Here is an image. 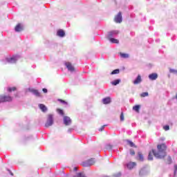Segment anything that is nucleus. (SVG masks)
I'll return each instance as SVG.
<instances>
[{"label":"nucleus","instance_id":"obj_1","mask_svg":"<svg viewBox=\"0 0 177 177\" xmlns=\"http://www.w3.org/2000/svg\"><path fill=\"white\" fill-rule=\"evenodd\" d=\"M158 151H156L155 149L152 150V151H150L148 155V160L149 161H152L153 160V156L156 157V158H164L165 156H167V153L165 152V150H167V145L165 144H161L158 145L157 146Z\"/></svg>","mask_w":177,"mask_h":177},{"label":"nucleus","instance_id":"obj_2","mask_svg":"<svg viewBox=\"0 0 177 177\" xmlns=\"http://www.w3.org/2000/svg\"><path fill=\"white\" fill-rule=\"evenodd\" d=\"M54 122H55V120L53 119V115L48 114L47 116L46 122L45 123L46 128H49V127H52Z\"/></svg>","mask_w":177,"mask_h":177},{"label":"nucleus","instance_id":"obj_3","mask_svg":"<svg viewBox=\"0 0 177 177\" xmlns=\"http://www.w3.org/2000/svg\"><path fill=\"white\" fill-rule=\"evenodd\" d=\"M13 98L10 95H0V103L5 102H12Z\"/></svg>","mask_w":177,"mask_h":177},{"label":"nucleus","instance_id":"obj_4","mask_svg":"<svg viewBox=\"0 0 177 177\" xmlns=\"http://www.w3.org/2000/svg\"><path fill=\"white\" fill-rule=\"evenodd\" d=\"M7 63H10V64H13L15 63H16V62H17V60H19V56L17 55H14L11 57H7L6 59Z\"/></svg>","mask_w":177,"mask_h":177},{"label":"nucleus","instance_id":"obj_5","mask_svg":"<svg viewBox=\"0 0 177 177\" xmlns=\"http://www.w3.org/2000/svg\"><path fill=\"white\" fill-rule=\"evenodd\" d=\"M95 164V158H91L82 163V167H91Z\"/></svg>","mask_w":177,"mask_h":177},{"label":"nucleus","instance_id":"obj_6","mask_svg":"<svg viewBox=\"0 0 177 177\" xmlns=\"http://www.w3.org/2000/svg\"><path fill=\"white\" fill-rule=\"evenodd\" d=\"M65 66L68 69V71H70V73H74V71H75V68L74 67V66H73V64H71V62H66Z\"/></svg>","mask_w":177,"mask_h":177},{"label":"nucleus","instance_id":"obj_7","mask_svg":"<svg viewBox=\"0 0 177 177\" xmlns=\"http://www.w3.org/2000/svg\"><path fill=\"white\" fill-rule=\"evenodd\" d=\"M29 92L35 95V96H37V97H42L41 93H39V91H38L37 89L29 88Z\"/></svg>","mask_w":177,"mask_h":177},{"label":"nucleus","instance_id":"obj_8","mask_svg":"<svg viewBox=\"0 0 177 177\" xmlns=\"http://www.w3.org/2000/svg\"><path fill=\"white\" fill-rule=\"evenodd\" d=\"M71 118H70V117L68 116H64V125H66V127H68L70 125H71Z\"/></svg>","mask_w":177,"mask_h":177},{"label":"nucleus","instance_id":"obj_9","mask_svg":"<svg viewBox=\"0 0 177 177\" xmlns=\"http://www.w3.org/2000/svg\"><path fill=\"white\" fill-rule=\"evenodd\" d=\"M115 23H122V14L119 12L118 14L115 17Z\"/></svg>","mask_w":177,"mask_h":177},{"label":"nucleus","instance_id":"obj_10","mask_svg":"<svg viewBox=\"0 0 177 177\" xmlns=\"http://www.w3.org/2000/svg\"><path fill=\"white\" fill-rule=\"evenodd\" d=\"M120 32L118 30H112L108 32V38H113L115 35H118Z\"/></svg>","mask_w":177,"mask_h":177},{"label":"nucleus","instance_id":"obj_11","mask_svg":"<svg viewBox=\"0 0 177 177\" xmlns=\"http://www.w3.org/2000/svg\"><path fill=\"white\" fill-rule=\"evenodd\" d=\"M57 37H60V38H64L66 37V32L64 30L59 29L57 31Z\"/></svg>","mask_w":177,"mask_h":177},{"label":"nucleus","instance_id":"obj_12","mask_svg":"<svg viewBox=\"0 0 177 177\" xmlns=\"http://www.w3.org/2000/svg\"><path fill=\"white\" fill-rule=\"evenodd\" d=\"M23 24H18L15 28V30L16 32H20L21 31H23Z\"/></svg>","mask_w":177,"mask_h":177},{"label":"nucleus","instance_id":"obj_13","mask_svg":"<svg viewBox=\"0 0 177 177\" xmlns=\"http://www.w3.org/2000/svg\"><path fill=\"white\" fill-rule=\"evenodd\" d=\"M148 77L151 80V81H156V80L158 78V75L156 73H153L149 74Z\"/></svg>","mask_w":177,"mask_h":177},{"label":"nucleus","instance_id":"obj_14","mask_svg":"<svg viewBox=\"0 0 177 177\" xmlns=\"http://www.w3.org/2000/svg\"><path fill=\"white\" fill-rule=\"evenodd\" d=\"M140 82H142V76H140V75H138L136 80L133 82V84H134V85H138L140 84Z\"/></svg>","mask_w":177,"mask_h":177},{"label":"nucleus","instance_id":"obj_15","mask_svg":"<svg viewBox=\"0 0 177 177\" xmlns=\"http://www.w3.org/2000/svg\"><path fill=\"white\" fill-rule=\"evenodd\" d=\"M102 103L103 104H110L111 103V97H106L102 99Z\"/></svg>","mask_w":177,"mask_h":177},{"label":"nucleus","instance_id":"obj_16","mask_svg":"<svg viewBox=\"0 0 177 177\" xmlns=\"http://www.w3.org/2000/svg\"><path fill=\"white\" fill-rule=\"evenodd\" d=\"M127 167L128 169H133V168L136 167V162H129V163L127 164Z\"/></svg>","mask_w":177,"mask_h":177},{"label":"nucleus","instance_id":"obj_17","mask_svg":"<svg viewBox=\"0 0 177 177\" xmlns=\"http://www.w3.org/2000/svg\"><path fill=\"white\" fill-rule=\"evenodd\" d=\"M148 171L145 168H142L140 170L139 175L140 176H145V175H147Z\"/></svg>","mask_w":177,"mask_h":177},{"label":"nucleus","instance_id":"obj_18","mask_svg":"<svg viewBox=\"0 0 177 177\" xmlns=\"http://www.w3.org/2000/svg\"><path fill=\"white\" fill-rule=\"evenodd\" d=\"M39 107L40 110L43 111V113H46V111H48V108H46V106L44 105L43 104H39Z\"/></svg>","mask_w":177,"mask_h":177},{"label":"nucleus","instance_id":"obj_19","mask_svg":"<svg viewBox=\"0 0 177 177\" xmlns=\"http://www.w3.org/2000/svg\"><path fill=\"white\" fill-rule=\"evenodd\" d=\"M121 82V80L118 79L111 82V85H113L114 86H116V85H118Z\"/></svg>","mask_w":177,"mask_h":177},{"label":"nucleus","instance_id":"obj_20","mask_svg":"<svg viewBox=\"0 0 177 177\" xmlns=\"http://www.w3.org/2000/svg\"><path fill=\"white\" fill-rule=\"evenodd\" d=\"M109 41L112 42V44H118L120 41L117 39H114L113 37H108Z\"/></svg>","mask_w":177,"mask_h":177},{"label":"nucleus","instance_id":"obj_21","mask_svg":"<svg viewBox=\"0 0 177 177\" xmlns=\"http://www.w3.org/2000/svg\"><path fill=\"white\" fill-rule=\"evenodd\" d=\"M120 56L122 59H128V57H129V54L120 53Z\"/></svg>","mask_w":177,"mask_h":177},{"label":"nucleus","instance_id":"obj_22","mask_svg":"<svg viewBox=\"0 0 177 177\" xmlns=\"http://www.w3.org/2000/svg\"><path fill=\"white\" fill-rule=\"evenodd\" d=\"M133 110L134 111H136V113H139V111L140 110V105H135L133 107Z\"/></svg>","mask_w":177,"mask_h":177},{"label":"nucleus","instance_id":"obj_23","mask_svg":"<svg viewBox=\"0 0 177 177\" xmlns=\"http://www.w3.org/2000/svg\"><path fill=\"white\" fill-rule=\"evenodd\" d=\"M138 160H140V161H144L145 160L143 154H142L140 152H138Z\"/></svg>","mask_w":177,"mask_h":177},{"label":"nucleus","instance_id":"obj_24","mask_svg":"<svg viewBox=\"0 0 177 177\" xmlns=\"http://www.w3.org/2000/svg\"><path fill=\"white\" fill-rule=\"evenodd\" d=\"M115 74H120V69H115L111 73V75H114Z\"/></svg>","mask_w":177,"mask_h":177},{"label":"nucleus","instance_id":"obj_25","mask_svg":"<svg viewBox=\"0 0 177 177\" xmlns=\"http://www.w3.org/2000/svg\"><path fill=\"white\" fill-rule=\"evenodd\" d=\"M127 142L128 145H129V146H131V147H135V144L132 141L127 140Z\"/></svg>","mask_w":177,"mask_h":177},{"label":"nucleus","instance_id":"obj_26","mask_svg":"<svg viewBox=\"0 0 177 177\" xmlns=\"http://www.w3.org/2000/svg\"><path fill=\"white\" fill-rule=\"evenodd\" d=\"M73 177H86V176L83 173H77V176H74Z\"/></svg>","mask_w":177,"mask_h":177},{"label":"nucleus","instance_id":"obj_27","mask_svg":"<svg viewBox=\"0 0 177 177\" xmlns=\"http://www.w3.org/2000/svg\"><path fill=\"white\" fill-rule=\"evenodd\" d=\"M141 97H146V96H149V93L145 92L140 94Z\"/></svg>","mask_w":177,"mask_h":177},{"label":"nucleus","instance_id":"obj_28","mask_svg":"<svg viewBox=\"0 0 177 177\" xmlns=\"http://www.w3.org/2000/svg\"><path fill=\"white\" fill-rule=\"evenodd\" d=\"M15 90H16V87H9L8 88V92H12V91H15Z\"/></svg>","mask_w":177,"mask_h":177},{"label":"nucleus","instance_id":"obj_29","mask_svg":"<svg viewBox=\"0 0 177 177\" xmlns=\"http://www.w3.org/2000/svg\"><path fill=\"white\" fill-rule=\"evenodd\" d=\"M112 147H113V146H111V145H110V144H108L106 145V149L107 150H111Z\"/></svg>","mask_w":177,"mask_h":177},{"label":"nucleus","instance_id":"obj_30","mask_svg":"<svg viewBox=\"0 0 177 177\" xmlns=\"http://www.w3.org/2000/svg\"><path fill=\"white\" fill-rule=\"evenodd\" d=\"M57 112H58L59 114H60L61 115H64V112L63 111V110H62V109H57Z\"/></svg>","mask_w":177,"mask_h":177},{"label":"nucleus","instance_id":"obj_31","mask_svg":"<svg viewBox=\"0 0 177 177\" xmlns=\"http://www.w3.org/2000/svg\"><path fill=\"white\" fill-rule=\"evenodd\" d=\"M163 129L165 131H169V125H165L163 127Z\"/></svg>","mask_w":177,"mask_h":177},{"label":"nucleus","instance_id":"obj_32","mask_svg":"<svg viewBox=\"0 0 177 177\" xmlns=\"http://www.w3.org/2000/svg\"><path fill=\"white\" fill-rule=\"evenodd\" d=\"M105 127H106V124L102 126V127L99 129L100 132H102V131H104Z\"/></svg>","mask_w":177,"mask_h":177},{"label":"nucleus","instance_id":"obj_33","mask_svg":"<svg viewBox=\"0 0 177 177\" xmlns=\"http://www.w3.org/2000/svg\"><path fill=\"white\" fill-rule=\"evenodd\" d=\"M114 177H121V172H118L113 175Z\"/></svg>","mask_w":177,"mask_h":177},{"label":"nucleus","instance_id":"obj_34","mask_svg":"<svg viewBox=\"0 0 177 177\" xmlns=\"http://www.w3.org/2000/svg\"><path fill=\"white\" fill-rule=\"evenodd\" d=\"M124 113H121L120 114V121H124Z\"/></svg>","mask_w":177,"mask_h":177},{"label":"nucleus","instance_id":"obj_35","mask_svg":"<svg viewBox=\"0 0 177 177\" xmlns=\"http://www.w3.org/2000/svg\"><path fill=\"white\" fill-rule=\"evenodd\" d=\"M130 154H131V156H135V151H134L133 149H131V150H130Z\"/></svg>","mask_w":177,"mask_h":177},{"label":"nucleus","instance_id":"obj_36","mask_svg":"<svg viewBox=\"0 0 177 177\" xmlns=\"http://www.w3.org/2000/svg\"><path fill=\"white\" fill-rule=\"evenodd\" d=\"M176 171H177V165H174V175H176Z\"/></svg>","mask_w":177,"mask_h":177},{"label":"nucleus","instance_id":"obj_37","mask_svg":"<svg viewBox=\"0 0 177 177\" xmlns=\"http://www.w3.org/2000/svg\"><path fill=\"white\" fill-rule=\"evenodd\" d=\"M167 160L169 161V164L172 162V159H171V156H168Z\"/></svg>","mask_w":177,"mask_h":177},{"label":"nucleus","instance_id":"obj_38","mask_svg":"<svg viewBox=\"0 0 177 177\" xmlns=\"http://www.w3.org/2000/svg\"><path fill=\"white\" fill-rule=\"evenodd\" d=\"M59 102H61L62 103H63V104H67V102L63 100H59Z\"/></svg>","mask_w":177,"mask_h":177},{"label":"nucleus","instance_id":"obj_39","mask_svg":"<svg viewBox=\"0 0 177 177\" xmlns=\"http://www.w3.org/2000/svg\"><path fill=\"white\" fill-rule=\"evenodd\" d=\"M42 91H43L44 93H48V89L43 88Z\"/></svg>","mask_w":177,"mask_h":177},{"label":"nucleus","instance_id":"obj_40","mask_svg":"<svg viewBox=\"0 0 177 177\" xmlns=\"http://www.w3.org/2000/svg\"><path fill=\"white\" fill-rule=\"evenodd\" d=\"M73 131V129H68V132L70 133H71V131Z\"/></svg>","mask_w":177,"mask_h":177},{"label":"nucleus","instance_id":"obj_41","mask_svg":"<svg viewBox=\"0 0 177 177\" xmlns=\"http://www.w3.org/2000/svg\"><path fill=\"white\" fill-rule=\"evenodd\" d=\"M73 171H77V167H74Z\"/></svg>","mask_w":177,"mask_h":177},{"label":"nucleus","instance_id":"obj_42","mask_svg":"<svg viewBox=\"0 0 177 177\" xmlns=\"http://www.w3.org/2000/svg\"><path fill=\"white\" fill-rule=\"evenodd\" d=\"M11 174V175H13V173H10Z\"/></svg>","mask_w":177,"mask_h":177}]
</instances>
